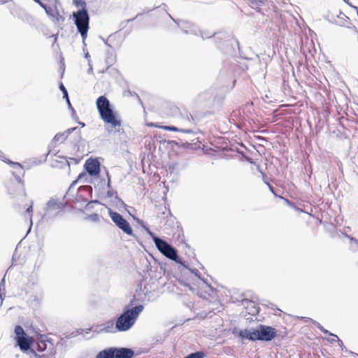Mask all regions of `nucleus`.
Instances as JSON below:
<instances>
[{
    "label": "nucleus",
    "mask_w": 358,
    "mask_h": 358,
    "mask_svg": "<svg viewBox=\"0 0 358 358\" xmlns=\"http://www.w3.org/2000/svg\"><path fill=\"white\" fill-rule=\"evenodd\" d=\"M155 245L157 250L166 258L182 265L183 267L189 269L192 273H194V275L206 285L208 289V291L206 290V292H207L208 295L211 294L210 292H214L213 287L210 285L208 284L207 282L201 277L200 273L197 270L189 268L185 265V262H182L178 256V250L170 243L161 238H155Z\"/></svg>",
    "instance_id": "obj_1"
},
{
    "label": "nucleus",
    "mask_w": 358,
    "mask_h": 358,
    "mask_svg": "<svg viewBox=\"0 0 358 358\" xmlns=\"http://www.w3.org/2000/svg\"><path fill=\"white\" fill-rule=\"evenodd\" d=\"M136 301V297L134 296L130 301L129 306H127L124 311L117 317L115 322V328L118 331H127L129 330L135 324L139 315L144 309V306L142 304L133 306Z\"/></svg>",
    "instance_id": "obj_2"
},
{
    "label": "nucleus",
    "mask_w": 358,
    "mask_h": 358,
    "mask_svg": "<svg viewBox=\"0 0 358 358\" xmlns=\"http://www.w3.org/2000/svg\"><path fill=\"white\" fill-rule=\"evenodd\" d=\"M238 336L244 340L251 341H271L277 336V331L275 328L264 324H259L256 329L240 330Z\"/></svg>",
    "instance_id": "obj_3"
},
{
    "label": "nucleus",
    "mask_w": 358,
    "mask_h": 358,
    "mask_svg": "<svg viewBox=\"0 0 358 358\" xmlns=\"http://www.w3.org/2000/svg\"><path fill=\"white\" fill-rule=\"evenodd\" d=\"M74 24L78 31L80 34L84 45H86L85 39L90 28V15L86 8H81L73 13Z\"/></svg>",
    "instance_id": "obj_4"
},
{
    "label": "nucleus",
    "mask_w": 358,
    "mask_h": 358,
    "mask_svg": "<svg viewBox=\"0 0 358 358\" xmlns=\"http://www.w3.org/2000/svg\"><path fill=\"white\" fill-rule=\"evenodd\" d=\"M15 341L17 345L20 348V349L22 352H28L29 351L31 354H33L36 358H41L40 355H38L35 352L34 349L31 348V345H33L34 340L31 337L29 336L24 331V329L20 326L17 325L15 327Z\"/></svg>",
    "instance_id": "obj_5"
},
{
    "label": "nucleus",
    "mask_w": 358,
    "mask_h": 358,
    "mask_svg": "<svg viewBox=\"0 0 358 358\" xmlns=\"http://www.w3.org/2000/svg\"><path fill=\"white\" fill-rule=\"evenodd\" d=\"M169 17L178 25L179 28L186 34L199 35L200 34L203 39L208 38L209 36H206L199 28L193 22L180 20H176L171 14L167 13Z\"/></svg>",
    "instance_id": "obj_6"
},
{
    "label": "nucleus",
    "mask_w": 358,
    "mask_h": 358,
    "mask_svg": "<svg viewBox=\"0 0 358 358\" xmlns=\"http://www.w3.org/2000/svg\"><path fill=\"white\" fill-rule=\"evenodd\" d=\"M109 215L115 225L121 229L124 234L129 236H134L132 228L128 221L120 213L109 210Z\"/></svg>",
    "instance_id": "obj_7"
},
{
    "label": "nucleus",
    "mask_w": 358,
    "mask_h": 358,
    "mask_svg": "<svg viewBox=\"0 0 358 358\" xmlns=\"http://www.w3.org/2000/svg\"><path fill=\"white\" fill-rule=\"evenodd\" d=\"M8 164L13 169L12 174L20 185L22 194L25 196L26 193L24 188V182L22 178L24 176V170L22 165L18 162H15L11 160H8Z\"/></svg>",
    "instance_id": "obj_8"
},
{
    "label": "nucleus",
    "mask_w": 358,
    "mask_h": 358,
    "mask_svg": "<svg viewBox=\"0 0 358 358\" xmlns=\"http://www.w3.org/2000/svg\"><path fill=\"white\" fill-rule=\"evenodd\" d=\"M101 118L105 123L115 127L121 125V120L116 117L115 113L112 107L99 113Z\"/></svg>",
    "instance_id": "obj_9"
},
{
    "label": "nucleus",
    "mask_w": 358,
    "mask_h": 358,
    "mask_svg": "<svg viewBox=\"0 0 358 358\" xmlns=\"http://www.w3.org/2000/svg\"><path fill=\"white\" fill-rule=\"evenodd\" d=\"M100 162L98 159H88L85 164V169L91 176H96L100 173Z\"/></svg>",
    "instance_id": "obj_10"
},
{
    "label": "nucleus",
    "mask_w": 358,
    "mask_h": 358,
    "mask_svg": "<svg viewBox=\"0 0 358 358\" xmlns=\"http://www.w3.org/2000/svg\"><path fill=\"white\" fill-rule=\"evenodd\" d=\"M328 17H329V20L332 22L341 26V27H346L350 28V18L345 15L343 13L339 12L338 14L334 15L331 14L329 15Z\"/></svg>",
    "instance_id": "obj_11"
},
{
    "label": "nucleus",
    "mask_w": 358,
    "mask_h": 358,
    "mask_svg": "<svg viewBox=\"0 0 358 358\" xmlns=\"http://www.w3.org/2000/svg\"><path fill=\"white\" fill-rule=\"evenodd\" d=\"M242 306L245 308L246 312L249 315H255L259 313V308L253 301L245 299L242 300Z\"/></svg>",
    "instance_id": "obj_12"
},
{
    "label": "nucleus",
    "mask_w": 358,
    "mask_h": 358,
    "mask_svg": "<svg viewBox=\"0 0 358 358\" xmlns=\"http://www.w3.org/2000/svg\"><path fill=\"white\" fill-rule=\"evenodd\" d=\"M134 355L133 350L127 348H115V358H132Z\"/></svg>",
    "instance_id": "obj_13"
},
{
    "label": "nucleus",
    "mask_w": 358,
    "mask_h": 358,
    "mask_svg": "<svg viewBox=\"0 0 358 358\" xmlns=\"http://www.w3.org/2000/svg\"><path fill=\"white\" fill-rule=\"evenodd\" d=\"M97 332H106V333H115L118 331L115 325H114V322L113 320H108L106 322L97 326V329L96 330Z\"/></svg>",
    "instance_id": "obj_14"
},
{
    "label": "nucleus",
    "mask_w": 358,
    "mask_h": 358,
    "mask_svg": "<svg viewBox=\"0 0 358 358\" xmlns=\"http://www.w3.org/2000/svg\"><path fill=\"white\" fill-rule=\"evenodd\" d=\"M96 103L99 113L111 107L109 100L105 96H99Z\"/></svg>",
    "instance_id": "obj_15"
},
{
    "label": "nucleus",
    "mask_w": 358,
    "mask_h": 358,
    "mask_svg": "<svg viewBox=\"0 0 358 358\" xmlns=\"http://www.w3.org/2000/svg\"><path fill=\"white\" fill-rule=\"evenodd\" d=\"M77 127H72L66 129L65 131L62 133H57L52 139V143H62L64 142L69 135L71 134L73 131L77 130Z\"/></svg>",
    "instance_id": "obj_16"
},
{
    "label": "nucleus",
    "mask_w": 358,
    "mask_h": 358,
    "mask_svg": "<svg viewBox=\"0 0 358 358\" xmlns=\"http://www.w3.org/2000/svg\"><path fill=\"white\" fill-rule=\"evenodd\" d=\"M96 358H115V348H108L100 351Z\"/></svg>",
    "instance_id": "obj_17"
},
{
    "label": "nucleus",
    "mask_w": 358,
    "mask_h": 358,
    "mask_svg": "<svg viewBox=\"0 0 358 358\" xmlns=\"http://www.w3.org/2000/svg\"><path fill=\"white\" fill-rule=\"evenodd\" d=\"M59 89L62 92L63 98L65 99L66 103L68 104L69 108L71 109L73 111V113H75V110L73 108V106L70 102L67 90L66 89V87L64 86V85L62 83L59 85Z\"/></svg>",
    "instance_id": "obj_18"
},
{
    "label": "nucleus",
    "mask_w": 358,
    "mask_h": 358,
    "mask_svg": "<svg viewBox=\"0 0 358 358\" xmlns=\"http://www.w3.org/2000/svg\"><path fill=\"white\" fill-rule=\"evenodd\" d=\"M163 129L166 131H180L182 133L185 134H193L194 131L191 128L187 129H180L174 126H164L163 127Z\"/></svg>",
    "instance_id": "obj_19"
},
{
    "label": "nucleus",
    "mask_w": 358,
    "mask_h": 358,
    "mask_svg": "<svg viewBox=\"0 0 358 358\" xmlns=\"http://www.w3.org/2000/svg\"><path fill=\"white\" fill-rule=\"evenodd\" d=\"M60 208L59 203L55 199H50L47 203V206L45 208L46 213L51 210H59Z\"/></svg>",
    "instance_id": "obj_20"
},
{
    "label": "nucleus",
    "mask_w": 358,
    "mask_h": 358,
    "mask_svg": "<svg viewBox=\"0 0 358 358\" xmlns=\"http://www.w3.org/2000/svg\"><path fill=\"white\" fill-rule=\"evenodd\" d=\"M345 236L347 237L350 240V249L353 252L358 251V239H357L350 235H348L347 234H345Z\"/></svg>",
    "instance_id": "obj_21"
},
{
    "label": "nucleus",
    "mask_w": 358,
    "mask_h": 358,
    "mask_svg": "<svg viewBox=\"0 0 358 358\" xmlns=\"http://www.w3.org/2000/svg\"><path fill=\"white\" fill-rule=\"evenodd\" d=\"M137 222L145 229V231L152 238L153 242L155 243V238H159V237L157 236L147 226H145L142 220H141L139 219H137Z\"/></svg>",
    "instance_id": "obj_22"
},
{
    "label": "nucleus",
    "mask_w": 358,
    "mask_h": 358,
    "mask_svg": "<svg viewBox=\"0 0 358 358\" xmlns=\"http://www.w3.org/2000/svg\"><path fill=\"white\" fill-rule=\"evenodd\" d=\"M106 194L108 198L114 197V199L117 201V202L121 203L122 204L124 203L123 201L119 198L117 191L109 189Z\"/></svg>",
    "instance_id": "obj_23"
},
{
    "label": "nucleus",
    "mask_w": 358,
    "mask_h": 358,
    "mask_svg": "<svg viewBox=\"0 0 358 358\" xmlns=\"http://www.w3.org/2000/svg\"><path fill=\"white\" fill-rule=\"evenodd\" d=\"M47 348V344L45 341H40L37 342L36 345L34 348L36 351H38L39 352H43Z\"/></svg>",
    "instance_id": "obj_24"
},
{
    "label": "nucleus",
    "mask_w": 358,
    "mask_h": 358,
    "mask_svg": "<svg viewBox=\"0 0 358 358\" xmlns=\"http://www.w3.org/2000/svg\"><path fill=\"white\" fill-rule=\"evenodd\" d=\"M314 324L316 325V327H317V328H318V329H319L322 332H323V333H324V334H328V335H329V336H335V337L337 338V340H338V341H340V339L338 338V337L336 335H335V334H332V333L329 332L328 330L325 329L323 327V326H322L319 322H314Z\"/></svg>",
    "instance_id": "obj_25"
},
{
    "label": "nucleus",
    "mask_w": 358,
    "mask_h": 358,
    "mask_svg": "<svg viewBox=\"0 0 358 358\" xmlns=\"http://www.w3.org/2000/svg\"><path fill=\"white\" fill-rule=\"evenodd\" d=\"M205 354L202 351H196L192 352L184 358H204Z\"/></svg>",
    "instance_id": "obj_26"
},
{
    "label": "nucleus",
    "mask_w": 358,
    "mask_h": 358,
    "mask_svg": "<svg viewBox=\"0 0 358 358\" xmlns=\"http://www.w3.org/2000/svg\"><path fill=\"white\" fill-rule=\"evenodd\" d=\"M73 4L77 7H82V8H85L86 2L84 0H73Z\"/></svg>",
    "instance_id": "obj_27"
},
{
    "label": "nucleus",
    "mask_w": 358,
    "mask_h": 358,
    "mask_svg": "<svg viewBox=\"0 0 358 358\" xmlns=\"http://www.w3.org/2000/svg\"><path fill=\"white\" fill-rule=\"evenodd\" d=\"M248 1H250V4L252 5V7H254V6L259 7V6H262L264 3V1L262 0H248Z\"/></svg>",
    "instance_id": "obj_28"
},
{
    "label": "nucleus",
    "mask_w": 358,
    "mask_h": 358,
    "mask_svg": "<svg viewBox=\"0 0 358 358\" xmlns=\"http://www.w3.org/2000/svg\"><path fill=\"white\" fill-rule=\"evenodd\" d=\"M186 121L187 123V125L189 127L194 126L195 124L194 120L193 117L191 115H187L186 117Z\"/></svg>",
    "instance_id": "obj_29"
},
{
    "label": "nucleus",
    "mask_w": 358,
    "mask_h": 358,
    "mask_svg": "<svg viewBox=\"0 0 358 358\" xmlns=\"http://www.w3.org/2000/svg\"><path fill=\"white\" fill-rule=\"evenodd\" d=\"M88 218L92 222H96L99 221V215L97 213H93L90 215Z\"/></svg>",
    "instance_id": "obj_30"
},
{
    "label": "nucleus",
    "mask_w": 358,
    "mask_h": 358,
    "mask_svg": "<svg viewBox=\"0 0 358 358\" xmlns=\"http://www.w3.org/2000/svg\"><path fill=\"white\" fill-rule=\"evenodd\" d=\"M333 337L334 338H332L331 340H329V341L331 343L338 342L339 345L341 347L342 350H343V348H345V347L343 345L342 341L340 340V341H338L335 336H333Z\"/></svg>",
    "instance_id": "obj_31"
},
{
    "label": "nucleus",
    "mask_w": 358,
    "mask_h": 358,
    "mask_svg": "<svg viewBox=\"0 0 358 358\" xmlns=\"http://www.w3.org/2000/svg\"><path fill=\"white\" fill-rule=\"evenodd\" d=\"M178 164L177 163H173L169 165V169L171 172L173 171L177 167Z\"/></svg>",
    "instance_id": "obj_32"
},
{
    "label": "nucleus",
    "mask_w": 358,
    "mask_h": 358,
    "mask_svg": "<svg viewBox=\"0 0 358 358\" xmlns=\"http://www.w3.org/2000/svg\"><path fill=\"white\" fill-rule=\"evenodd\" d=\"M264 182H265V183L267 185V186L268 187L269 190H270V191H271V192H272V193H273V194L276 196H277V194H275V191H274V188H273V187L271 184H269L268 182H267L266 181H265V180H264Z\"/></svg>",
    "instance_id": "obj_33"
},
{
    "label": "nucleus",
    "mask_w": 358,
    "mask_h": 358,
    "mask_svg": "<svg viewBox=\"0 0 358 358\" xmlns=\"http://www.w3.org/2000/svg\"><path fill=\"white\" fill-rule=\"evenodd\" d=\"M88 65H89V69L87 70V73L89 74L92 73H93V67H92V64L91 63V60H89Z\"/></svg>",
    "instance_id": "obj_34"
},
{
    "label": "nucleus",
    "mask_w": 358,
    "mask_h": 358,
    "mask_svg": "<svg viewBox=\"0 0 358 358\" xmlns=\"http://www.w3.org/2000/svg\"><path fill=\"white\" fill-rule=\"evenodd\" d=\"M0 159L6 163L8 162V159L6 158L3 153L0 150Z\"/></svg>",
    "instance_id": "obj_35"
},
{
    "label": "nucleus",
    "mask_w": 358,
    "mask_h": 358,
    "mask_svg": "<svg viewBox=\"0 0 358 358\" xmlns=\"http://www.w3.org/2000/svg\"><path fill=\"white\" fill-rule=\"evenodd\" d=\"M32 210H33V201H31V205L27 208V210L26 212L28 213V214H30L32 213Z\"/></svg>",
    "instance_id": "obj_36"
},
{
    "label": "nucleus",
    "mask_w": 358,
    "mask_h": 358,
    "mask_svg": "<svg viewBox=\"0 0 358 358\" xmlns=\"http://www.w3.org/2000/svg\"><path fill=\"white\" fill-rule=\"evenodd\" d=\"M106 173H107V178H108L107 186H108V187L110 189V176H109L108 172H107Z\"/></svg>",
    "instance_id": "obj_37"
},
{
    "label": "nucleus",
    "mask_w": 358,
    "mask_h": 358,
    "mask_svg": "<svg viewBox=\"0 0 358 358\" xmlns=\"http://www.w3.org/2000/svg\"><path fill=\"white\" fill-rule=\"evenodd\" d=\"M38 5L43 9H46V7L48 6L46 4L43 3L41 1V3H38Z\"/></svg>",
    "instance_id": "obj_38"
},
{
    "label": "nucleus",
    "mask_w": 358,
    "mask_h": 358,
    "mask_svg": "<svg viewBox=\"0 0 358 358\" xmlns=\"http://www.w3.org/2000/svg\"><path fill=\"white\" fill-rule=\"evenodd\" d=\"M38 5L43 9H46V7L48 6L46 4L43 3L41 1V3H38Z\"/></svg>",
    "instance_id": "obj_39"
},
{
    "label": "nucleus",
    "mask_w": 358,
    "mask_h": 358,
    "mask_svg": "<svg viewBox=\"0 0 358 358\" xmlns=\"http://www.w3.org/2000/svg\"><path fill=\"white\" fill-rule=\"evenodd\" d=\"M82 188L85 189H89L90 191H92V188L90 185L83 186Z\"/></svg>",
    "instance_id": "obj_40"
},
{
    "label": "nucleus",
    "mask_w": 358,
    "mask_h": 358,
    "mask_svg": "<svg viewBox=\"0 0 358 358\" xmlns=\"http://www.w3.org/2000/svg\"><path fill=\"white\" fill-rule=\"evenodd\" d=\"M12 0H0V4H5L6 3H8L11 1Z\"/></svg>",
    "instance_id": "obj_41"
},
{
    "label": "nucleus",
    "mask_w": 358,
    "mask_h": 358,
    "mask_svg": "<svg viewBox=\"0 0 358 358\" xmlns=\"http://www.w3.org/2000/svg\"><path fill=\"white\" fill-rule=\"evenodd\" d=\"M85 57L89 61L90 60V54L87 52L85 54Z\"/></svg>",
    "instance_id": "obj_42"
},
{
    "label": "nucleus",
    "mask_w": 358,
    "mask_h": 358,
    "mask_svg": "<svg viewBox=\"0 0 358 358\" xmlns=\"http://www.w3.org/2000/svg\"><path fill=\"white\" fill-rule=\"evenodd\" d=\"M47 14H49V11L51 10L50 7L47 6L46 9H44Z\"/></svg>",
    "instance_id": "obj_43"
},
{
    "label": "nucleus",
    "mask_w": 358,
    "mask_h": 358,
    "mask_svg": "<svg viewBox=\"0 0 358 358\" xmlns=\"http://www.w3.org/2000/svg\"><path fill=\"white\" fill-rule=\"evenodd\" d=\"M76 181H74V182L71 185V186H70V187H69V191H70V190L71 189V188H72V187H73V186L76 184Z\"/></svg>",
    "instance_id": "obj_44"
},
{
    "label": "nucleus",
    "mask_w": 358,
    "mask_h": 358,
    "mask_svg": "<svg viewBox=\"0 0 358 358\" xmlns=\"http://www.w3.org/2000/svg\"><path fill=\"white\" fill-rule=\"evenodd\" d=\"M285 202L289 205V206H292L291 203L289 202V201L288 199H284Z\"/></svg>",
    "instance_id": "obj_45"
},
{
    "label": "nucleus",
    "mask_w": 358,
    "mask_h": 358,
    "mask_svg": "<svg viewBox=\"0 0 358 358\" xmlns=\"http://www.w3.org/2000/svg\"><path fill=\"white\" fill-rule=\"evenodd\" d=\"M79 124H80L82 127H85V124H84L83 122H79Z\"/></svg>",
    "instance_id": "obj_46"
},
{
    "label": "nucleus",
    "mask_w": 358,
    "mask_h": 358,
    "mask_svg": "<svg viewBox=\"0 0 358 358\" xmlns=\"http://www.w3.org/2000/svg\"><path fill=\"white\" fill-rule=\"evenodd\" d=\"M204 35L206 36H210L209 38H210L212 36H214V34H212V35H210V34H206L205 33H203Z\"/></svg>",
    "instance_id": "obj_47"
},
{
    "label": "nucleus",
    "mask_w": 358,
    "mask_h": 358,
    "mask_svg": "<svg viewBox=\"0 0 358 358\" xmlns=\"http://www.w3.org/2000/svg\"><path fill=\"white\" fill-rule=\"evenodd\" d=\"M83 329H79V330L78 331V333L79 334H81L83 333Z\"/></svg>",
    "instance_id": "obj_48"
},
{
    "label": "nucleus",
    "mask_w": 358,
    "mask_h": 358,
    "mask_svg": "<svg viewBox=\"0 0 358 358\" xmlns=\"http://www.w3.org/2000/svg\"><path fill=\"white\" fill-rule=\"evenodd\" d=\"M36 3H41V0H34Z\"/></svg>",
    "instance_id": "obj_49"
},
{
    "label": "nucleus",
    "mask_w": 358,
    "mask_h": 358,
    "mask_svg": "<svg viewBox=\"0 0 358 358\" xmlns=\"http://www.w3.org/2000/svg\"><path fill=\"white\" fill-rule=\"evenodd\" d=\"M31 216H32V215H31V216H30V223H31V226L32 225V218H31Z\"/></svg>",
    "instance_id": "obj_50"
},
{
    "label": "nucleus",
    "mask_w": 358,
    "mask_h": 358,
    "mask_svg": "<svg viewBox=\"0 0 358 358\" xmlns=\"http://www.w3.org/2000/svg\"><path fill=\"white\" fill-rule=\"evenodd\" d=\"M53 36L55 37V42L57 41V36L56 35H53Z\"/></svg>",
    "instance_id": "obj_51"
},
{
    "label": "nucleus",
    "mask_w": 358,
    "mask_h": 358,
    "mask_svg": "<svg viewBox=\"0 0 358 358\" xmlns=\"http://www.w3.org/2000/svg\"><path fill=\"white\" fill-rule=\"evenodd\" d=\"M92 203H98V201L95 200V201H91Z\"/></svg>",
    "instance_id": "obj_52"
},
{
    "label": "nucleus",
    "mask_w": 358,
    "mask_h": 358,
    "mask_svg": "<svg viewBox=\"0 0 358 358\" xmlns=\"http://www.w3.org/2000/svg\"><path fill=\"white\" fill-rule=\"evenodd\" d=\"M262 176H263V179L265 180L266 176L263 173H262Z\"/></svg>",
    "instance_id": "obj_53"
},
{
    "label": "nucleus",
    "mask_w": 358,
    "mask_h": 358,
    "mask_svg": "<svg viewBox=\"0 0 358 358\" xmlns=\"http://www.w3.org/2000/svg\"><path fill=\"white\" fill-rule=\"evenodd\" d=\"M135 18H136V17L132 18V19H131V20H129L128 21H133Z\"/></svg>",
    "instance_id": "obj_54"
}]
</instances>
